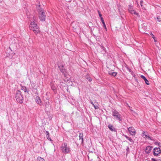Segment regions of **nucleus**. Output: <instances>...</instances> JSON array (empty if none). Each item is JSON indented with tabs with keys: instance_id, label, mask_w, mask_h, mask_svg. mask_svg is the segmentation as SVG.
I'll list each match as a JSON object with an SVG mask.
<instances>
[{
	"instance_id": "f257e3e1",
	"label": "nucleus",
	"mask_w": 161,
	"mask_h": 161,
	"mask_svg": "<svg viewBox=\"0 0 161 161\" xmlns=\"http://www.w3.org/2000/svg\"><path fill=\"white\" fill-rule=\"evenodd\" d=\"M30 29L32 30L35 33V34L37 35L40 32L39 27L36 24L35 22H32L30 25Z\"/></svg>"
},
{
	"instance_id": "f03ea898",
	"label": "nucleus",
	"mask_w": 161,
	"mask_h": 161,
	"mask_svg": "<svg viewBox=\"0 0 161 161\" xmlns=\"http://www.w3.org/2000/svg\"><path fill=\"white\" fill-rule=\"evenodd\" d=\"M15 98L17 102L21 103L23 102V97L20 91L17 90L15 94Z\"/></svg>"
},
{
	"instance_id": "7ed1b4c3",
	"label": "nucleus",
	"mask_w": 161,
	"mask_h": 161,
	"mask_svg": "<svg viewBox=\"0 0 161 161\" xmlns=\"http://www.w3.org/2000/svg\"><path fill=\"white\" fill-rule=\"evenodd\" d=\"M60 149L62 153L65 154L69 153L70 151V148L65 142H64L62 144L60 147Z\"/></svg>"
},
{
	"instance_id": "20e7f679",
	"label": "nucleus",
	"mask_w": 161,
	"mask_h": 161,
	"mask_svg": "<svg viewBox=\"0 0 161 161\" xmlns=\"http://www.w3.org/2000/svg\"><path fill=\"white\" fill-rule=\"evenodd\" d=\"M112 115L114 117V119L119 121H122L121 115L116 110L113 109L112 110Z\"/></svg>"
},
{
	"instance_id": "39448f33",
	"label": "nucleus",
	"mask_w": 161,
	"mask_h": 161,
	"mask_svg": "<svg viewBox=\"0 0 161 161\" xmlns=\"http://www.w3.org/2000/svg\"><path fill=\"white\" fill-rule=\"evenodd\" d=\"M39 18L40 20L42 21H44L45 20L46 15L45 13L43 10H41L39 13Z\"/></svg>"
},
{
	"instance_id": "423d86ee",
	"label": "nucleus",
	"mask_w": 161,
	"mask_h": 161,
	"mask_svg": "<svg viewBox=\"0 0 161 161\" xmlns=\"http://www.w3.org/2000/svg\"><path fill=\"white\" fill-rule=\"evenodd\" d=\"M128 12L131 14H134L137 16L139 17V15L138 13L136 12L135 10L134 9L133 6L131 5H129L128 7Z\"/></svg>"
},
{
	"instance_id": "0eeeda50",
	"label": "nucleus",
	"mask_w": 161,
	"mask_h": 161,
	"mask_svg": "<svg viewBox=\"0 0 161 161\" xmlns=\"http://www.w3.org/2000/svg\"><path fill=\"white\" fill-rule=\"evenodd\" d=\"M153 152L154 156H159L161 153V150L159 147H155L153 148Z\"/></svg>"
},
{
	"instance_id": "6e6552de",
	"label": "nucleus",
	"mask_w": 161,
	"mask_h": 161,
	"mask_svg": "<svg viewBox=\"0 0 161 161\" xmlns=\"http://www.w3.org/2000/svg\"><path fill=\"white\" fill-rule=\"evenodd\" d=\"M142 136L145 138L146 139H149L151 141H153L154 140L153 138L152 137L150 136L148 134V133L147 131H143L142 133Z\"/></svg>"
},
{
	"instance_id": "1a4fd4ad",
	"label": "nucleus",
	"mask_w": 161,
	"mask_h": 161,
	"mask_svg": "<svg viewBox=\"0 0 161 161\" xmlns=\"http://www.w3.org/2000/svg\"><path fill=\"white\" fill-rule=\"evenodd\" d=\"M128 130L130 135L134 136L136 134V132L133 127H130L128 128Z\"/></svg>"
},
{
	"instance_id": "9d476101",
	"label": "nucleus",
	"mask_w": 161,
	"mask_h": 161,
	"mask_svg": "<svg viewBox=\"0 0 161 161\" xmlns=\"http://www.w3.org/2000/svg\"><path fill=\"white\" fill-rule=\"evenodd\" d=\"M58 67L60 71L64 75L66 73V70L64 69V65L63 64L59 65V64H58Z\"/></svg>"
},
{
	"instance_id": "9b49d317",
	"label": "nucleus",
	"mask_w": 161,
	"mask_h": 161,
	"mask_svg": "<svg viewBox=\"0 0 161 161\" xmlns=\"http://www.w3.org/2000/svg\"><path fill=\"white\" fill-rule=\"evenodd\" d=\"M153 147L152 146H148L146 147L145 149V152L147 153H149L151 151Z\"/></svg>"
},
{
	"instance_id": "f8f14e48",
	"label": "nucleus",
	"mask_w": 161,
	"mask_h": 161,
	"mask_svg": "<svg viewBox=\"0 0 161 161\" xmlns=\"http://www.w3.org/2000/svg\"><path fill=\"white\" fill-rule=\"evenodd\" d=\"M108 74L111 76L113 77L115 76L117 74V73L114 72V71H111L108 72Z\"/></svg>"
},
{
	"instance_id": "ddd939ff",
	"label": "nucleus",
	"mask_w": 161,
	"mask_h": 161,
	"mask_svg": "<svg viewBox=\"0 0 161 161\" xmlns=\"http://www.w3.org/2000/svg\"><path fill=\"white\" fill-rule=\"evenodd\" d=\"M141 77L144 80L146 84L147 85H149V81L144 75H141Z\"/></svg>"
},
{
	"instance_id": "4468645a",
	"label": "nucleus",
	"mask_w": 161,
	"mask_h": 161,
	"mask_svg": "<svg viewBox=\"0 0 161 161\" xmlns=\"http://www.w3.org/2000/svg\"><path fill=\"white\" fill-rule=\"evenodd\" d=\"M108 127L111 131H114L115 132L116 131L114 127L112 125H109L108 126Z\"/></svg>"
},
{
	"instance_id": "2eb2a0df",
	"label": "nucleus",
	"mask_w": 161,
	"mask_h": 161,
	"mask_svg": "<svg viewBox=\"0 0 161 161\" xmlns=\"http://www.w3.org/2000/svg\"><path fill=\"white\" fill-rule=\"evenodd\" d=\"M79 139L81 141V144L82 145L83 142V135L82 133H80L79 135Z\"/></svg>"
},
{
	"instance_id": "dca6fc26",
	"label": "nucleus",
	"mask_w": 161,
	"mask_h": 161,
	"mask_svg": "<svg viewBox=\"0 0 161 161\" xmlns=\"http://www.w3.org/2000/svg\"><path fill=\"white\" fill-rule=\"evenodd\" d=\"M35 100L37 104H40L41 103V101L40 98L38 96H36V97Z\"/></svg>"
},
{
	"instance_id": "f3484780",
	"label": "nucleus",
	"mask_w": 161,
	"mask_h": 161,
	"mask_svg": "<svg viewBox=\"0 0 161 161\" xmlns=\"http://www.w3.org/2000/svg\"><path fill=\"white\" fill-rule=\"evenodd\" d=\"M123 135L131 143H133L134 142V141L130 138L129 137L127 136L124 134Z\"/></svg>"
},
{
	"instance_id": "a211bd4d",
	"label": "nucleus",
	"mask_w": 161,
	"mask_h": 161,
	"mask_svg": "<svg viewBox=\"0 0 161 161\" xmlns=\"http://www.w3.org/2000/svg\"><path fill=\"white\" fill-rule=\"evenodd\" d=\"M52 89L53 91L55 93H56V88L53 84L51 86Z\"/></svg>"
},
{
	"instance_id": "6ab92c4d",
	"label": "nucleus",
	"mask_w": 161,
	"mask_h": 161,
	"mask_svg": "<svg viewBox=\"0 0 161 161\" xmlns=\"http://www.w3.org/2000/svg\"><path fill=\"white\" fill-rule=\"evenodd\" d=\"M85 77L87 79L89 82H91L92 81V78L90 77L88 74H87L85 76Z\"/></svg>"
},
{
	"instance_id": "aec40b11",
	"label": "nucleus",
	"mask_w": 161,
	"mask_h": 161,
	"mask_svg": "<svg viewBox=\"0 0 161 161\" xmlns=\"http://www.w3.org/2000/svg\"><path fill=\"white\" fill-rule=\"evenodd\" d=\"M101 21H102V24L103 25V27L105 29L106 31H107V28H106V25L105 24L104 21L103 20V18H101Z\"/></svg>"
},
{
	"instance_id": "412c9836",
	"label": "nucleus",
	"mask_w": 161,
	"mask_h": 161,
	"mask_svg": "<svg viewBox=\"0 0 161 161\" xmlns=\"http://www.w3.org/2000/svg\"><path fill=\"white\" fill-rule=\"evenodd\" d=\"M150 34L152 36V37L154 39V42H157V40L156 37H155L153 35V34L152 33V32L150 33Z\"/></svg>"
},
{
	"instance_id": "4be33fe9",
	"label": "nucleus",
	"mask_w": 161,
	"mask_h": 161,
	"mask_svg": "<svg viewBox=\"0 0 161 161\" xmlns=\"http://www.w3.org/2000/svg\"><path fill=\"white\" fill-rule=\"evenodd\" d=\"M71 26L73 27V28L75 29H76L77 27L74 22H72L71 24Z\"/></svg>"
},
{
	"instance_id": "5701e85b",
	"label": "nucleus",
	"mask_w": 161,
	"mask_h": 161,
	"mask_svg": "<svg viewBox=\"0 0 161 161\" xmlns=\"http://www.w3.org/2000/svg\"><path fill=\"white\" fill-rule=\"evenodd\" d=\"M37 161H45V160L43 158L38 157L37 158Z\"/></svg>"
},
{
	"instance_id": "b1692460",
	"label": "nucleus",
	"mask_w": 161,
	"mask_h": 161,
	"mask_svg": "<svg viewBox=\"0 0 161 161\" xmlns=\"http://www.w3.org/2000/svg\"><path fill=\"white\" fill-rule=\"evenodd\" d=\"M93 106L95 109H98L99 108L98 105V103H96L95 104H94Z\"/></svg>"
},
{
	"instance_id": "393cba45",
	"label": "nucleus",
	"mask_w": 161,
	"mask_h": 161,
	"mask_svg": "<svg viewBox=\"0 0 161 161\" xmlns=\"http://www.w3.org/2000/svg\"><path fill=\"white\" fill-rule=\"evenodd\" d=\"M143 1V0H141L140 2V4L143 10H145V8L143 7V5L142 4Z\"/></svg>"
},
{
	"instance_id": "a878e982",
	"label": "nucleus",
	"mask_w": 161,
	"mask_h": 161,
	"mask_svg": "<svg viewBox=\"0 0 161 161\" xmlns=\"http://www.w3.org/2000/svg\"><path fill=\"white\" fill-rule=\"evenodd\" d=\"M21 89L22 90H23L25 92H27V89L25 87H22Z\"/></svg>"
},
{
	"instance_id": "bb28decb",
	"label": "nucleus",
	"mask_w": 161,
	"mask_h": 161,
	"mask_svg": "<svg viewBox=\"0 0 161 161\" xmlns=\"http://www.w3.org/2000/svg\"><path fill=\"white\" fill-rule=\"evenodd\" d=\"M156 19L157 20V21L159 22H160L161 21V18L159 16H157L156 18Z\"/></svg>"
},
{
	"instance_id": "cd10ccee",
	"label": "nucleus",
	"mask_w": 161,
	"mask_h": 161,
	"mask_svg": "<svg viewBox=\"0 0 161 161\" xmlns=\"http://www.w3.org/2000/svg\"><path fill=\"white\" fill-rule=\"evenodd\" d=\"M98 13L99 15V16H100V18L101 19V18H103L102 17V15L101 14V13L100 12V11L99 10L98 11Z\"/></svg>"
},
{
	"instance_id": "c85d7f7f",
	"label": "nucleus",
	"mask_w": 161,
	"mask_h": 161,
	"mask_svg": "<svg viewBox=\"0 0 161 161\" xmlns=\"http://www.w3.org/2000/svg\"><path fill=\"white\" fill-rule=\"evenodd\" d=\"M47 136V138L49 140H50V141L51 140V138L49 136V135H47V136Z\"/></svg>"
},
{
	"instance_id": "c756f323",
	"label": "nucleus",
	"mask_w": 161,
	"mask_h": 161,
	"mask_svg": "<svg viewBox=\"0 0 161 161\" xmlns=\"http://www.w3.org/2000/svg\"><path fill=\"white\" fill-rule=\"evenodd\" d=\"M151 161H161L160 160H159L158 161L154 158H152L151 159Z\"/></svg>"
},
{
	"instance_id": "7c9ffc66",
	"label": "nucleus",
	"mask_w": 161,
	"mask_h": 161,
	"mask_svg": "<svg viewBox=\"0 0 161 161\" xmlns=\"http://www.w3.org/2000/svg\"><path fill=\"white\" fill-rule=\"evenodd\" d=\"M46 136H47V135H49V132L48 131H46Z\"/></svg>"
},
{
	"instance_id": "2f4dec72",
	"label": "nucleus",
	"mask_w": 161,
	"mask_h": 161,
	"mask_svg": "<svg viewBox=\"0 0 161 161\" xmlns=\"http://www.w3.org/2000/svg\"><path fill=\"white\" fill-rule=\"evenodd\" d=\"M129 150V147H127V148H126V150L127 151H128Z\"/></svg>"
},
{
	"instance_id": "473e14b6",
	"label": "nucleus",
	"mask_w": 161,
	"mask_h": 161,
	"mask_svg": "<svg viewBox=\"0 0 161 161\" xmlns=\"http://www.w3.org/2000/svg\"><path fill=\"white\" fill-rule=\"evenodd\" d=\"M91 103L93 106L94 103H93V102L91 101Z\"/></svg>"
},
{
	"instance_id": "72a5a7b5",
	"label": "nucleus",
	"mask_w": 161,
	"mask_h": 161,
	"mask_svg": "<svg viewBox=\"0 0 161 161\" xmlns=\"http://www.w3.org/2000/svg\"><path fill=\"white\" fill-rule=\"evenodd\" d=\"M102 48L104 50H105V48H104V47H102Z\"/></svg>"
}]
</instances>
